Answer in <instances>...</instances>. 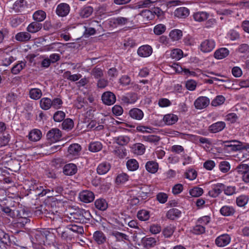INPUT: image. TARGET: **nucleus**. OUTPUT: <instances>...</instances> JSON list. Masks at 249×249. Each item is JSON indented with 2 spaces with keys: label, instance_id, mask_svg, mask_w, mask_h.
Segmentation results:
<instances>
[{
  "label": "nucleus",
  "instance_id": "obj_1",
  "mask_svg": "<svg viewBox=\"0 0 249 249\" xmlns=\"http://www.w3.org/2000/svg\"><path fill=\"white\" fill-rule=\"evenodd\" d=\"M215 46V42L212 39L204 40L200 44L199 48L201 52L207 53L212 52Z\"/></svg>",
  "mask_w": 249,
  "mask_h": 249
},
{
  "label": "nucleus",
  "instance_id": "obj_2",
  "mask_svg": "<svg viewBox=\"0 0 249 249\" xmlns=\"http://www.w3.org/2000/svg\"><path fill=\"white\" fill-rule=\"evenodd\" d=\"M209 98L206 96L198 97L194 102V106L197 109H202L207 107L210 104Z\"/></svg>",
  "mask_w": 249,
  "mask_h": 249
},
{
  "label": "nucleus",
  "instance_id": "obj_3",
  "mask_svg": "<svg viewBox=\"0 0 249 249\" xmlns=\"http://www.w3.org/2000/svg\"><path fill=\"white\" fill-rule=\"evenodd\" d=\"M61 136V131L57 128H53L48 132L46 137L50 142H55L60 139Z\"/></svg>",
  "mask_w": 249,
  "mask_h": 249
},
{
  "label": "nucleus",
  "instance_id": "obj_4",
  "mask_svg": "<svg viewBox=\"0 0 249 249\" xmlns=\"http://www.w3.org/2000/svg\"><path fill=\"white\" fill-rule=\"evenodd\" d=\"M102 100L105 104L110 106L115 102L116 96L113 93L110 91H107L102 94Z\"/></svg>",
  "mask_w": 249,
  "mask_h": 249
},
{
  "label": "nucleus",
  "instance_id": "obj_5",
  "mask_svg": "<svg viewBox=\"0 0 249 249\" xmlns=\"http://www.w3.org/2000/svg\"><path fill=\"white\" fill-rule=\"evenodd\" d=\"M79 197L81 201L85 203H89L94 199L93 193L89 190H84L79 194Z\"/></svg>",
  "mask_w": 249,
  "mask_h": 249
},
{
  "label": "nucleus",
  "instance_id": "obj_6",
  "mask_svg": "<svg viewBox=\"0 0 249 249\" xmlns=\"http://www.w3.org/2000/svg\"><path fill=\"white\" fill-rule=\"evenodd\" d=\"M230 241V236L227 234H224L217 237L215 243L217 246L223 247L228 245Z\"/></svg>",
  "mask_w": 249,
  "mask_h": 249
},
{
  "label": "nucleus",
  "instance_id": "obj_7",
  "mask_svg": "<svg viewBox=\"0 0 249 249\" xmlns=\"http://www.w3.org/2000/svg\"><path fill=\"white\" fill-rule=\"evenodd\" d=\"M70 10V7L68 4L62 3L57 6L56 13L60 17H65L69 13Z\"/></svg>",
  "mask_w": 249,
  "mask_h": 249
},
{
  "label": "nucleus",
  "instance_id": "obj_8",
  "mask_svg": "<svg viewBox=\"0 0 249 249\" xmlns=\"http://www.w3.org/2000/svg\"><path fill=\"white\" fill-rule=\"evenodd\" d=\"M137 99V94L134 92L128 93L121 97L122 101L126 104H133Z\"/></svg>",
  "mask_w": 249,
  "mask_h": 249
},
{
  "label": "nucleus",
  "instance_id": "obj_9",
  "mask_svg": "<svg viewBox=\"0 0 249 249\" xmlns=\"http://www.w3.org/2000/svg\"><path fill=\"white\" fill-rule=\"evenodd\" d=\"M93 239L98 245L104 244L107 241L105 234L100 231H95L93 233Z\"/></svg>",
  "mask_w": 249,
  "mask_h": 249
},
{
  "label": "nucleus",
  "instance_id": "obj_10",
  "mask_svg": "<svg viewBox=\"0 0 249 249\" xmlns=\"http://www.w3.org/2000/svg\"><path fill=\"white\" fill-rule=\"evenodd\" d=\"M226 126V124L224 122H217L213 124L209 127V131L212 133H216L222 131Z\"/></svg>",
  "mask_w": 249,
  "mask_h": 249
},
{
  "label": "nucleus",
  "instance_id": "obj_11",
  "mask_svg": "<svg viewBox=\"0 0 249 249\" xmlns=\"http://www.w3.org/2000/svg\"><path fill=\"white\" fill-rule=\"evenodd\" d=\"M129 115L131 118L140 121L143 118L144 114L141 109L138 108H133L129 110Z\"/></svg>",
  "mask_w": 249,
  "mask_h": 249
},
{
  "label": "nucleus",
  "instance_id": "obj_12",
  "mask_svg": "<svg viewBox=\"0 0 249 249\" xmlns=\"http://www.w3.org/2000/svg\"><path fill=\"white\" fill-rule=\"evenodd\" d=\"M137 53L140 56L148 57L152 54V49L149 45H143L138 49Z\"/></svg>",
  "mask_w": 249,
  "mask_h": 249
},
{
  "label": "nucleus",
  "instance_id": "obj_13",
  "mask_svg": "<svg viewBox=\"0 0 249 249\" xmlns=\"http://www.w3.org/2000/svg\"><path fill=\"white\" fill-rule=\"evenodd\" d=\"M224 187L222 183H217L213 186L212 189L209 191L210 196L213 197H216L222 192V189Z\"/></svg>",
  "mask_w": 249,
  "mask_h": 249
},
{
  "label": "nucleus",
  "instance_id": "obj_14",
  "mask_svg": "<svg viewBox=\"0 0 249 249\" xmlns=\"http://www.w3.org/2000/svg\"><path fill=\"white\" fill-rule=\"evenodd\" d=\"M77 171V166L73 163L67 164L63 168V173L67 176H72L76 174Z\"/></svg>",
  "mask_w": 249,
  "mask_h": 249
},
{
  "label": "nucleus",
  "instance_id": "obj_15",
  "mask_svg": "<svg viewBox=\"0 0 249 249\" xmlns=\"http://www.w3.org/2000/svg\"><path fill=\"white\" fill-rule=\"evenodd\" d=\"M189 10L188 8L181 7L176 9L174 14L177 18H185L189 16Z\"/></svg>",
  "mask_w": 249,
  "mask_h": 249
},
{
  "label": "nucleus",
  "instance_id": "obj_16",
  "mask_svg": "<svg viewBox=\"0 0 249 249\" xmlns=\"http://www.w3.org/2000/svg\"><path fill=\"white\" fill-rule=\"evenodd\" d=\"M81 150V146L78 143L71 144L68 147V152L69 154L72 157L78 156Z\"/></svg>",
  "mask_w": 249,
  "mask_h": 249
},
{
  "label": "nucleus",
  "instance_id": "obj_17",
  "mask_svg": "<svg viewBox=\"0 0 249 249\" xmlns=\"http://www.w3.org/2000/svg\"><path fill=\"white\" fill-rule=\"evenodd\" d=\"M235 212V210L231 206H223L220 210V213L224 216H230L233 215Z\"/></svg>",
  "mask_w": 249,
  "mask_h": 249
},
{
  "label": "nucleus",
  "instance_id": "obj_18",
  "mask_svg": "<svg viewBox=\"0 0 249 249\" xmlns=\"http://www.w3.org/2000/svg\"><path fill=\"white\" fill-rule=\"evenodd\" d=\"M111 235L115 238L117 242L125 243L126 241H129L128 235L118 231H113Z\"/></svg>",
  "mask_w": 249,
  "mask_h": 249
},
{
  "label": "nucleus",
  "instance_id": "obj_19",
  "mask_svg": "<svg viewBox=\"0 0 249 249\" xmlns=\"http://www.w3.org/2000/svg\"><path fill=\"white\" fill-rule=\"evenodd\" d=\"M83 211H77L73 213H70V216H68L69 220L70 222H78L83 219Z\"/></svg>",
  "mask_w": 249,
  "mask_h": 249
},
{
  "label": "nucleus",
  "instance_id": "obj_20",
  "mask_svg": "<svg viewBox=\"0 0 249 249\" xmlns=\"http://www.w3.org/2000/svg\"><path fill=\"white\" fill-rule=\"evenodd\" d=\"M146 170L149 173L152 174L156 173L159 168L158 163L153 160L148 161L145 164Z\"/></svg>",
  "mask_w": 249,
  "mask_h": 249
},
{
  "label": "nucleus",
  "instance_id": "obj_21",
  "mask_svg": "<svg viewBox=\"0 0 249 249\" xmlns=\"http://www.w3.org/2000/svg\"><path fill=\"white\" fill-rule=\"evenodd\" d=\"M229 54V51L228 49L225 48H221L217 49L214 53V56L216 59H221L226 56Z\"/></svg>",
  "mask_w": 249,
  "mask_h": 249
},
{
  "label": "nucleus",
  "instance_id": "obj_22",
  "mask_svg": "<svg viewBox=\"0 0 249 249\" xmlns=\"http://www.w3.org/2000/svg\"><path fill=\"white\" fill-rule=\"evenodd\" d=\"M209 16V13L206 12H198L193 14L194 20L197 22H202L206 20Z\"/></svg>",
  "mask_w": 249,
  "mask_h": 249
},
{
  "label": "nucleus",
  "instance_id": "obj_23",
  "mask_svg": "<svg viewBox=\"0 0 249 249\" xmlns=\"http://www.w3.org/2000/svg\"><path fill=\"white\" fill-rule=\"evenodd\" d=\"M31 37V35L28 32H19L15 36L16 39L20 42L28 41L30 39Z\"/></svg>",
  "mask_w": 249,
  "mask_h": 249
},
{
  "label": "nucleus",
  "instance_id": "obj_24",
  "mask_svg": "<svg viewBox=\"0 0 249 249\" xmlns=\"http://www.w3.org/2000/svg\"><path fill=\"white\" fill-rule=\"evenodd\" d=\"M41 135V132L39 130L34 129L29 133L28 138L30 141L36 142L40 139Z\"/></svg>",
  "mask_w": 249,
  "mask_h": 249
},
{
  "label": "nucleus",
  "instance_id": "obj_25",
  "mask_svg": "<svg viewBox=\"0 0 249 249\" xmlns=\"http://www.w3.org/2000/svg\"><path fill=\"white\" fill-rule=\"evenodd\" d=\"M132 150L133 152L137 155H142L145 151V146L141 143H137L134 144L132 146Z\"/></svg>",
  "mask_w": 249,
  "mask_h": 249
},
{
  "label": "nucleus",
  "instance_id": "obj_26",
  "mask_svg": "<svg viewBox=\"0 0 249 249\" xmlns=\"http://www.w3.org/2000/svg\"><path fill=\"white\" fill-rule=\"evenodd\" d=\"M42 28V24L37 21L33 22L27 28L28 32L35 33L39 31Z\"/></svg>",
  "mask_w": 249,
  "mask_h": 249
},
{
  "label": "nucleus",
  "instance_id": "obj_27",
  "mask_svg": "<svg viewBox=\"0 0 249 249\" xmlns=\"http://www.w3.org/2000/svg\"><path fill=\"white\" fill-rule=\"evenodd\" d=\"M163 120L166 124L172 125L177 122L178 118L176 115L168 114L164 116Z\"/></svg>",
  "mask_w": 249,
  "mask_h": 249
},
{
  "label": "nucleus",
  "instance_id": "obj_28",
  "mask_svg": "<svg viewBox=\"0 0 249 249\" xmlns=\"http://www.w3.org/2000/svg\"><path fill=\"white\" fill-rule=\"evenodd\" d=\"M110 169V164L107 162H103L100 164L97 168V173L99 175L106 174Z\"/></svg>",
  "mask_w": 249,
  "mask_h": 249
},
{
  "label": "nucleus",
  "instance_id": "obj_29",
  "mask_svg": "<svg viewBox=\"0 0 249 249\" xmlns=\"http://www.w3.org/2000/svg\"><path fill=\"white\" fill-rule=\"evenodd\" d=\"M67 229L77 234H83L84 231L83 226L71 224L67 226Z\"/></svg>",
  "mask_w": 249,
  "mask_h": 249
},
{
  "label": "nucleus",
  "instance_id": "obj_30",
  "mask_svg": "<svg viewBox=\"0 0 249 249\" xmlns=\"http://www.w3.org/2000/svg\"><path fill=\"white\" fill-rule=\"evenodd\" d=\"M181 214V212L176 208H173L169 210L167 213L166 217L170 219L174 220L178 217Z\"/></svg>",
  "mask_w": 249,
  "mask_h": 249
},
{
  "label": "nucleus",
  "instance_id": "obj_31",
  "mask_svg": "<svg viewBox=\"0 0 249 249\" xmlns=\"http://www.w3.org/2000/svg\"><path fill=\"white\" fill-rule=\"evenodd\" d=\"M52 100L49 98H43L40 101V107L44 110H48L52 107Z\"/></svg>",
  "mask_w": 249,
  "mask_h": 249
},
{
  "label": "nucleus",
  "instance_id": "obj_32",
  "mask_svg": "<svg viewBox=\"0 0 249 249\" xmlns=\"http://www.w3.org/2000/svg\"><path fill=\"white\" fill-rule=\"evenodd\" d=\"M42 93L41 90L37 88L32 89L30 90V97L34 100H38L41 97Z\"/></svg>",
  "mask_w": 249,
  "mask_h": 249
},
{
  "label": "nucleus",
  "instance_id": "obj_33",
  "mask_svg": "<svg viewBox=\"0 0 249 249\" xmlns=\"http://www.w3.org/2000/svg\"><path fill=\"white\" fill-rule=\"evenodd\" d=\"M94 205L97 209L101 211H105L107 208V203L104 199H97L94 202Z\"/></svg>",
  "mask_w": 249,
  "mask_h": 249
},
{
  "label": "nucleus",
  "instance_id": "obj_34",
  "mask_svg": "<svg viewBox=\"0 0 249 249\" xmlns=\"http://www.w3.org/2000/svg\"><path fill=\"white\" fill-rule=\"evenodd\" d=\"M115 142L120 145H126L130 141V138L127 136H120L114 138Z\"/></svg>",
  "mask_w": 249,
  "mask_h": 249
},
{
  "label": "nucleus",
  "instance_id": "obj_35",
  "mask_svg": "<svg viewBox=\"0 0 249 249\" xmlns=\"http://www.w3.org/2000/svg\"><path fill=\"white\" fill-rule=\"evenodd\" d=\"M126 166L129 170L134 171L138 169L139 165L135 159H130L126 162Z\"/></svg>",
  "mask_w": 249,
  "mask_h": 249
},
{
  "label": "nucleus",
  "instance_id": "obj_36",
  "mask_svg": "<svg viewBox=\"0 0 249 249\" xmlns=\"http://www.w3.org/2000/svg\"><path fill=\"white\" fill-rule=\"evenodd\" d=\"M93 12V9L90 6H86L83 8L79 12L80 16L83 18L89 17Z\"/></svg>",
  "mask_w": 249,
  "mask_h": 249
},
{
  "label": "nucleus",
  "instance_id": "obj_37",
  "mask_svg": "<svg viewBox=\"0 0 249 249\" xmlns=\"http://www.w3.org/2000/svg\"><path fill=\"white\" fill-rule=\"evenodd\" d=\"M112 152L114 155L121 159L124 158L127 155L126 149L122 147L116 148Z\"/></svg>",
  "mask_w": 249,
  "mask_h": 249
},
{
  "label": "nucleus",
  "instance_id": "obj_38",
  "mask_svg": "<svg viewBox=\"0 0 249 249\" xmlns=\"http://www.w3.org/2000/svg\"><path fill=\"white\" fill-rule=\"evenodd\" d=\"M102 148V144L100 142H91L89 146V149L92 152H96L101 150Z\"/></svg>",
  "mask_w": 249,
  "mask_h": 249
},
{
  "label": "nucleus",
  "instance_id": "obj_39",
  "mask_svg": "<svg viewBox=\"0 0 249 249\" xmlns=\"http://www.w3.org/2000/svg\"><path fill=\"white\" fill-rule=\"evenodd\" d=\"M46 18V13L42 10L36 11L33 15V18L38 22L44 20Z\"/></svg>",
  "mask_w": 249,
  "mask_h": 249
},
{
  "label": "nucleus",
  "instance_id": "obj_40",
  "mask_svg": "<svg viewBox=\"0 0 249 249\" xmlns=\"http://www.w3.org/2000/svg\"><path fill=\"white\" fill-rule=\"evenodd\" d=\"M149 213L145 210L139 211L137 213L138 218L141 221H146L149 218Z\"/></svg>",
  "mask_w": 249,
  "mask_h": 249
},
{
  "label": "nucleus",
  "instance_id": "obj_41",
  "mask_svg": "<svg viewBox=\"0 0 249 249\" xmlns=\"http://www.w3.org/2000/svg\"><path fill=\"white\" fill-rule=\"evenodd\" d=\"M182 36V31L180 30L175 29L170 32L169 34L170 37L173 40H178Z\"/></svg>",
  "mask_w": 249,
  "mask_h": 249
},
{
  "label": "nucleus",
  "instance_id": "obj_42",
  "mask_svg": "<svg viewBox=\"0 0 249 249\" xmlns=\"http://www.w3.org/2000/svg\"><path fill=\"white\" fill-rule=\"evenodd\" d=\"M74 125L73 121L70 119L67 118L63 122L62 124V127L63 129L69 130L71 129Z\"/></svg>",
  "mask_w": 249,
  "mask_h": 249
},
{
  "label": "nucleus",
  "instance_id": "obj_43",
  "mask_svg": "<svg viewBox=\"0 0 249 249\" xmlns=\"http://www.w3.org/2000/svg\"><path fill=\"white\" fill-rule=\"evenodd\" d=\"M183 52L179 49H175L172 51L171 56L173 59L178 60L182 57Z\"/></svg>",
  "mask_w": 249,
  "mask_h": 249
},
{
  "label": "nucleus",
  "instance_id": "obj_44",
  "mask_svg": "<svg viewBox=\"0 0 249 249\" xmlns=\"http://www.w3.org/2000/svg\"><path fill=\"white\" fill-rule=\"evenodd\" d=\"M225 101V97L222 95L217 96L211 102V105L217 107L223 104Z\"/></svg>",
  "mask_w": 249,
  "mask_h": 249
},
{
  "label": "nucleus",
  "instance_id": "obj_45",
  "mask_svg": "<svg viewBox=\"0 0 249 249\" xmlns=\"http://www.w3.org/2000/svg\"><path fill=\"white\" fill-rule=\"evenodd\" d=\"M24 62L21 61L20 63L15 65L11 69V72L14 74L18 73L25 66Z\"/></svg>",
  "mask_w": 249,
  "mask_h": 249
},
{
  "label": "nucleus",
  "instance_id": "obj_46",
  "mask_svg": "<svg viewBox=\"0 0 249 249\" xmlns=\"http://www.w3.org/2000/svg\"><path fill=\"white\" fill-rule=\"evenodd\" d=\"M249 197L247 196L242 195L236 199L237 205L239 207L244 206L248 202Z\"/></svg>",
  "mask_w": 249,
  "mask_h": 249
},
{
  "label": "nucleus",
  "instance_id": "obj_47",
  "mask_svg": "<svg viewBox=\"0 0 249 249\" xmlns=\"http://www.w3.org/2000/svg\"><path fill=\"white\" fill-rule=\"evenodd\" d=\"M91 74L96 79L100 78L104 75L102 70L97 67H95L91 70Z\"/></svg>",
  "mask_w": 249,
  "mask_h": 249
},
{
  "label": "nucleus",
  "instance_id": "obj_48",
  "mask_svg": "<svg viewBox=\"0 0 249 249\" xmlns=\"http://www.w3.org/2000/svg\"><path fill=\"white\" fill-rule=\"evenodd\" d=\"M144 141L156 144L160 140V138L156 135L144 136L142 137Z\"/></svg>",
  "mask_w": 249,
  "mask_h": 249
},
{
  "label": "nucleus",
  "instance_id": "obj_49",
  "mask_svg": "<svg viewBox=\"0 0 249 249\" xmlns=\"http://www.w3.org/2000/svg\"><path fill=\"white\" fill-rule=\"evenodd\" d=\"M203 193V190L199 187H194L190 190L189 193L193 197H198L200 196Z\"/></svg>",
  "mask_w": 249,
  "mask_h": 249
},
{
  "label": "nucleus",
  "instance_id": "obj_50",
  "mask_svg": "<svg viewBox=\"0 0 249 249\" xmlns=\"http://www.w3.org/2000/svg\"><path fill=\"white\" fill-rule=\"evenodd\" d=\"M168 198L167 194L165 193L160 192L156 195V199L161 204H164L167 202Z\"/></svg>",
  "mask_w": 249,
  "mask_h": 249
},
{
  "label": "nucleus",
  "instance_id": "obj_51",
  "mask_svg": "<svg viewBox=\"0 0 249 249\" xmlns=\"http://www.w3.org/2000/svg\"><path fill=\"white\" fill-rule=\"evenodd\" d=\"M159 0H144L139 2L138 8L150 7L152 4Z\"/></svg>",
  "mask_w": 249,
  "mask_h": 249
},
{
  "label": "nucleus",
  "instance_id": "obj_52",
  "mask_svg": "<svg viewBox=\"0 0 249 249\" xmlns=\"http://www.w3.org/2000/svg\"><path fill=\"white\" fill-rule=\"evenodd\" d=\"M157 241L153 237H147L143 240V243L147 248L154 247L156 245Z\"/></svg>",
  "mask_w": 249,
  "mask_h": 249
},
{
  "label": "nucleus",
  "instance_id": "obj_53",
  "mask_svg": "<svg viewBox=\"0 0 249 249\" xmlns=\"http://www.w3.org/2000/svg\"><path fill=\"white\" fill-rule=\"evenodd\" d=\"M237 172L241 175L244 174L249 170V165L247 164H240L236 168Z\"/></svg>",
  "mask_w": 249,
  "mask_h": 249
},
{
  "label": "nucleus",
  "instance_id": "obj_54",
  "mask_svg": "<svg viewBox=\"0 0 249 249\" xmlns=\"http://www.w3.org/2000/svg\"><path fill=\"white\" fill-rule=\"evenodd\" d=\"M113 23L118 25H124L128 22V18L124 17H118L113 19Z\"/></svg>",
  "mask_w": 249,
  "mask_h": 249
},
{
  "label": "nucleus",
  "instance_id": "obj_55",
  "mask_svg": "<svg viewBox=\"0 0 249 249\" xmlns=\"http://www.w3.org/2000/svg\"><path fill=\"white\" fill-rule=\"evenodd\" d=\"M65 117V113L62 111H57L53 115V120L55 122H60Z\"/></svg>",
  "mask_w": 249,
  "mask_h": 249
},
{
  "label": "nucleus",
  "instance_id": "obj_56",
  "mask_svg": "<svg viewBox=\"0 0 249 249\" xmlns=\"http://www.w3.org/2000/svg\"><path fill=\"white\" fill-rule=\"evenodd\" d=\"M174 230V227L170 225L164 228L162 233L165 237H169L173 234Z\"/></svg>",
  "mask_w": 249,
  "mask_h": 249
},
{
  "label": "nucleus",
  "instance_id": "obj_57",
  "mask_svg": "<svg viewBox=\"0 0 249 249\" xmlns=\"http://www.w3.org/2000/svg\"><path fill=\"white\" fill-rule=\"evenodd\" d=\"M166 30V27L163 24H160L156 25L154 29V32L157 35L163 33Z\"/></svg>",
  "mask_w": 249,
  "mask_h": 249
},
{
  "label": "nucleus",
  "instance_id": "obj_58",
  "mask_svg": "<svg viewBox=\"0 0 249 249\" xmlns=\"http://www.w3.org/2000/svg\"><path fill=\"white\" fill-rule=\"evenodd\" d=\"M219 169L223 173H226L229 171L230 165L228 161H223L220 163Z\"/></svg>",
  "mask_w": 249,
  "mask_h": 249
},
{
  "label": "nucleus",
  "instance_id": "obj_59",
  "mask_svg": "<svg viewBox=\"0 0 249 249\" xmlns=\"http://www.w3.org/2000/svg\"><path fill=\"white\" fill-rule=\"evenodd\" d=\"M52 107L55 109H59L61 108L63 104L62 100L59 98H55L52 100Z\"/></svg>",
  "mask_w": 249,
  "mask_h": 249
},
{
  "label": "nucleus",
  "instance_id": "obj_60",
  "mask_svg": "<svg viewBox=\"0 0 249 249\" xmlns=\"http://www.w3.org/2000/svg\"><path fill=\"white\" fill-rule=\"evenodd\" d=\"M128 176L124 173H122L117 176L116 182L117 183H123L128 180Z\"/></svg>",
  "mask_w": 249,
  "mask_h": 249
},
{
  "label": "nucleus",
  "instance_id": "obj_61",
  "mask_svg": "<svg viewBox=\"0 0 249 249\" xmlns=\"http://www.w3.org/2000/svg\"><path fill=\"white\" fill-rule=\"evenodd\" d=\"M10 237L8 234L3 232L0 231V241L5 244H7L9 243Z\"/></svg>",
  "mask_w": 249,
  "mask_h": 249
},
{
  "label": "nucleus",
  "instance_id": "obj_62",
  "mask_svg": "<svg viewBox=\"0 0 249 249\" xmlns=\"http://www.w3.org/2000/svg\"><path fill=\"white\" fill-rule=\"evenodd\" d=\"M196 172L193 169L189 170L185 173L186 178L190 180H194L196 178Z\"/></svg>",
  "mask_w": 249,
  "mask_h": 249
},
{
  "label": "nucleus",
  "instance_id": "obj_63",
  "mask_svg": "<svg viewBox=\"0 0 249 249\" xmlns=\"http://www.w3.org/2000/svg\"><path fill=\"white\" fill-rule=\"evenodd\" d=\"M205 231V227L200 224L196 225L193 229V232L196 234H200L204 233Z\"/></svg>",
  "mask_w": 249,
  "mask_h": 249
},
{
  "label": "nucleus",
  "instance_id": "obj_64",
  "mask_svg": "<svg viewBox=\"0 0 249 249\" xmlns=\"http://www.w3.org/2000/svg\"><path fill=\"white\" fill-rule=\"evenodd\" d=\"M89 25L93 27L96 31L101 32L103 30L102 27L99 22L96 20H92L90 22Z\"/></svg>",
  "mask_w": 249,
  "mask_h": 249
}]
</instances>
